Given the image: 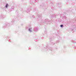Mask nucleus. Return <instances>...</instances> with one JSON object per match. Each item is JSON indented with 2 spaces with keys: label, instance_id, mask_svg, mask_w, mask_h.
Segmentation results:
<instances>
[{
  "label": "nucleus",
  "instance_id": "1",
  "mask_svg": "<svg viewBox=\"0 0 76 76\" xmlns=\"http://www.w3.org/2000/svg\"><path fill=\"white\" fill-rule=\"evenodd\" d=\"M8 6V4H6V5L5 6V7H6V8H7V7Z\"/></svg>",
  "mask_w": 76,
  "mask_h": 76
},
{
  "label": "nucleus",
  "instance_id": "2",
  "mask_svg": "<svg viewBox=\"0 0 76 76\" xmlns=\"http://www.w3.org/2000/svg\"><path fill=\"white\" fill-rule=\"evenodd\" d=\"M61 27H63V25H61Z\"/></svg>",
  "mask_w": 76,
  "mask_h": 76
},
{
  "label": "nucleus",
  "instance_id": "3",
  "mask_svg": "<svg viewBox=\"0 0 76 76\" xmlns=\"http://www.w3.org/2000/svg\"><path fill=\"white\" fill-rule=\"evenodd\" d=\"M29 31H31V30H30V29H29Z\"/></svg>",
  "mask_w": 76,
  "mask_h": 76
}]
</instances>
